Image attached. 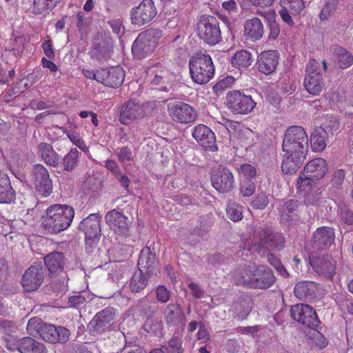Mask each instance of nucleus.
Wrapping results in <instances>:
<instances>
[{
	"mask_svg": "<svg viewBox=\"0 0 353 353\" xmlns=\"http://www.w3.org/2000/svg\"><path fill=\"white\" fill-rule=\"evenodd\" d=\"M282 147L284 152L281 164L283 172H296L305 159L308 149V137L305 130L301 126L288 128Z\"/></svg>",
	"mask_w": 353,
	"mask_h": 353,
	"instance_id": "obj_1",
	"label": "nucleus"
},
{
	"mask_svg": "<svg viewBox=\"0 0 353 353\" xmlns=\"http://www.w3.org/2000/svg\"><path fill=\"white\" fill-rule=\"evenodd\" d=\"M234 280L239 285L255 289H268L274 283L275 277L269 268L259 265L236 271Z\"/></svg>",
	"mask_w": 353,
	"mask_h": 353,
	"instance_id": "obj_2",
	"label": "nucleus"
},
{
	"mask_svg": "<svg viewBox=\"0 0 353 353\" xmlns=\"http://www.w3.org/2000/svg\"><path fill=\"white\" fill-rule=\"evenodd\" d=\"M74 211L70 206L54 204L46 210L43 225L50 234H57L66 230L71 224Z\"/></svg>",
	"mask_w": 353,
	"mask_h": 353,
	"instance_id": "obj_3",
	"label": "nucleus"
},
{
	"mask_svg": "<svg viewBox=\"0 0 353 353\" xmlns=\"http://www.w3.org/2000/svg\"><path fill=\"white\" fill-rule=\"evenodd\" d=\"M189 69L191 79L199 85L207 83L214 77L215 68L212 59L209 54L197 53L189 61Z\"/></svg>",
	"mask_w": 353,
	"mask_h": 353,
	"instance_id": "obj_4",
	"label": "nucleus"
},
{
	"mask_svg": "<svg viewBox=\"0 0 353 353\" xmlns=\"http://www.w3.org/2000/svg\"><path fill=\"white\" fill-rule=\"evenodd\" d=\"M197 34L200 39L209 45H216L221 39L218 20L213 16H201L197 23Z\"/></svg>",
	"mask_w": 353,
	"mask_h": 353,
	"instance_id": "obj_5",
	"label": "nucleus"
},
{
	"mask_svg": "<svg viewBox=\"0 0 353 353\" xmlns=\"http://www.w3.org/2000/svg\"><path fill=\"white\" fill-rule=\"evenodd\" d=\"M161 32L157 30H149L139 34L132 46V52L139 59L148 56L155 48Z\"/></svg>",
	"mask_w": 353,
	"mask_h": 353,
	"instance_id": "obj_6",
	"label": "nucleus"
},
{
	"mask_svg": "<svg viewBox=\"0 0 353 353\" xmlns=\"http://www.w3.org/2000/svg\"><path fill=\"white\" fill-rule=\"evenodd\" d=\"M319 63L311 60L307 63L303 85L308 93L313 96L319 95L324 88L323 75L319 72Z\"/></svg>",
	"mask_w": 353,
	"mask_h": 353,
	"instance_id": "obj_7",
	"label": "nucleus"
},
{
	"mask_svg": "<svg viewBox=\"0 0 353 353\" xmlns=\"http://www.w3.org/2000/svg\"><path fill=\"white\" fill-rule=\"evenodd\" d=\"M226 101L228 108L234 114H247L256 106L251 96L245 95L238 90L229 92Z\"/></svg>",
	"mask_w": 353,
	"mask_h": 353,
	"instance_id": "obj_8",
	"label": "nucleus"
},
{
	"mask_svg": "<svg viewBox=\"0 0 353 353\" xmlns=\"http://www.w3.org/2000/svg\"><path fill=\"white\" fill-rule=\"evenodd\" d=\"M157 14V10L154 1L143 0L130 10V20L132 24L141 26L152 21Z\"/></svg>",
	"mask_w": 353,
	"mask_h": 353,
	"instance_id": "obj_9",
	"label": "nucleus"
},
{
	"mask_svg": "<svg viewBox=\"0 0 353 353\" xmlns=\"http://www.w3.org/2000/svg\"><path fill=\"white\" fill-rule=\"evenodd\" d=\"M168 111L170 117L180 123H188L195 121L196 113L189 104L182 101H170L168 104Z\"/></svg>",
	"mask_w": 353,
	"mask_h": 353,
	"instance_id": "obj_10",
	"label": "nucleus"
},
{
	"mask_svg": "<svg viewBox=\"0 0 353 353\" xmlns=\"http://www.w3.org/2000/svg\"><path fill=\"white\" fill-rule=\"evenodd\" d=\"M101 217L97 214H91L83 219L79 228L85 233V245H96L101 236Z\"/></svg>",
	"mask_w": 353,
	"mask_h": 353,
	"instance_id": "obj_11",
	"label": "nucleus"
},
{
	"mask_svg": "<svg viewBox=\"0 0 353 353\" xmlns=\"http://www.w3.org/2000/svg\"><path fill=\"white\" fill-rule=\"evenodd\" d=\"M316 181L317 180L312 179L303 172L301 173L297 179L298 191L305 194V202L307 205H315L321 198Z\"/></svg>",
	"mask_w": 353,
	"mask_h": 353,
	"instance_id": "obj_12",
	"label": "nucleus"
},
{
	"mask_svg": "<svg viewBox=\"0 0 353 353\" xmlns=\"http://www.w3.org/2000/svg\"><path fill=\"white\" fill-rule=\"evenodd\" d=\"M310 263L314 270L325 278L332 279L335 274V261L328 254L313 252L310 256Z\"/></svg>",
	"mask_w": 353,
	"mask_h": 353,
	"instance_id": "obj_13",
	"label": "nucleus"
},
{
	"mask_svg": "<svg viewBox=\"0 0 353 353\" xmlns=\"http://www.w3.org/2000/svg\"><path fill=\"white\" fill-rule=\"evenodd\" d=\"M290 312L295 321L307 327L315 328L320 323L316 312L307 304L294 305L292 307Z\"/></svg>",
	"mask_w": 353,
	"mask_h": 353,
	"instance_id": "obj_14",
	"label": "nucleus"
},
{
	"mask_svg": "<svg viewBox=\"0 0 353 353\" xmlns=\"http://www.w3.org/2000/svg\"><path fill=\"white\" fill-rule=\"evenodd\" d=\"M32 183L42 196H48L52 192V183L47 169L41 164L35 165L32 170Z\"/></svg>",
	"mask_w": 353,
	"mask_h": 353,
	"instance_id": "obj_15",
	"label": "nucleus"
},
{
	"mask_svg": "<svg viewBox=\"0 0 353 353\" xmlns=\"http://www.w3.org/2000/svg\"><path fill=\"white\" fill-rule=\"evenodd\" d=\"M45 278V271L40 265L30 266L23 274L21 285L26 292H33L39 288Z\"/></svg>",
	"mask_w": 353,
	"mask_h": 353,
	"instance_id": "obj_16",
	"label": "nucleus"
},
{
	"mask_svg": "<svg viewBox=\"0 0 353 353\" xmlns=\"http://www.w3.org/2000/svg\"><path fill=\"white\" fill-rule=\"evenodd\" d=\"M147 76L152 85H161V90L168 91L171 87L172 75L159 63L148 69Z\"/></svg>",
	"mask_w": 353,
	"mask_h": 353,
	"instance_id": "obj_17",
	"label": "nucleus"
},
{
	"mask_svg": "<svg viewBox=\"0 0 353 353\" xmlns=\"http://www.w3.org/2000/svg\"><path fill=\"white\" fill-rule=\"evenodd\" d=\"M279 15L289 26L294 24L293 18L296 17L305 8L303 0H280Z\"/></svg>",
	"mask_w": 353,
	"mask_h": 353,
	"instance_id": "obj_18",
	"label": "nucleus"
},
{
	"mask_svg": "<svg viewBox=\"0 0 353 353\" xmlns=\"http://www.w3.org/2000/svg\"><path fill=\"white\" fill-rule=\"evenodd\" d=\"M211 181L213 187L219 192H228L234 187V176L230 170L225 167L220 166L212 174Z\"/></svg>",
	"mask_w": 353,
	"mask_h": 353,
	"instance_id": "obj_19",
	"label": "nucleus"
},
{
	"mask_svg": "<svg viewBox=\"0 0 353 353\" xmlns=\"http://www.w3.org/2000/svg\"><path fill=\"white\" fill-rule=\"evenodd\" d=\"M143 116L142 105L136 100H130L121 107L119 121L122 124L129 125Z\"/></svg>",
	"mask_w": 353,
	"mask_h": 353,
	"instance_id": "obj_20",
	"label": "nucleus"
},
{
	"mask_svg": "<svg viewBox=\"0 0 353 353\" xmlns=\"http://www.w3.org/2000/svg\"><path fill=\"white\" fill-rule=\"evenodd\" d=\"M43 340L49 343H65L69 339L70 331L63 327H55L45 323L39 335Z\"/></svg>",
	"mask_w": 353,
	"mask_h": 353,
	"instance_id": "obj_21",
	"label": "nucleus"
},
{
	"mask_svg": "<svg viewBox=\"0 0 353 353\" xmlns=\"http://www.w3.org/2000/svg\"><path fill=\"white\" fill-rule=\"evenodd\" d=\"M192 137L202 147L214 152L218 150L214 133L206 125H198L192 132Z\"/></svg>",
	"mask_w": 353,
	"mask_h": 353,
	"instance_id": "obj_22",
	"label": "nucleus"
},
{
	"mask_svg": "<svg viewBox=\"0 0 353 353\" xmlns=\"http://www.w3.org/2000/svg\"><path fill=\"white\" fill-rule=\"evenodd\" d=\"M105 219L107 224L116 233L125 236L128 234L130 223L128 221V218L117 210L108 212Z\"/></svg>",
	"mask_w": 353,
	"mask_h": 353,
	"instance_id": "obj_23",
	"label": "nucleus"
},
{
	"mask_svg": "<svg viewBox=\"0 0 353 353\" xmlns=\"http://www.w3.org/2000/svg\"><path fill=\"white\" fill-rule=\"evenodd\" d=\"M124 78L125 71L119 66L99 71V82L108 87H119L123 83Z\"/></svg>",
	"mask_w": 353,
	"mask_h": 353,
	"instance_id": "obj_24",
	"label": "nucleus"
},
{
	"mask_svg": "<svg viewBox=\"0 0 353 353\" xmlns=\"http://www.w3.org/2000/svg\"><path fill=\"white\" fill-rule=\"evenodd\" d=\"M278 51H263L258 57V69L265 74H270L275 70L278 64Z\"/></svg>",
	"mask_w": 353,
	"mask_h": 353,
	"instance_id": "obj_25",
	"label": "nucleus"
},
{
	"mask_svg": "<svg viewBox=\"0 0 353 353\" xmlns=\"http://www.w3.org/2000/svg\"><path fill=\"white\" fill-rule=\"evenodd\" d=\"M260 244L268 248H275L278 250L281 249L284 245V239L279 233H274L270 228H261L257 234Z\"/></svg>",
	"mask_w": 353,
	"mask_h": 353,
	"instance_id": "obj_26",
	"label": "nucleus"
},
{
	"mask_svg": "<svg viewBox=\"0 0 353 353\" xmlns=\"http://www.w3.org/2000/svg\"><path fill=\"white\" fill-rule=\"evenodd\" d=\"M164 319L168 326H183L185 325V314L179 304H168L163 312Z\"/></svg>",
	"mask_w": 353,
	"mask_h": 353,
	"instance_id": "obj_27",
	"label": "nucleus"
},
{
	"mask_svg": "<svg viewBox=\"0 0 353 353\" xmlns=\"http://www.w3.org/2000/svg\"><path fill=\"white\" fill-rule=\"evenodd\" d=\"M334 239L335 235L332 229L327 227H320L314 232L312 241L315 248H324L330 246Z\"/></svg>",
	"mask_w": 353,
	"mask_h": 353,
	"instance_id": "obj_28",
	"label": "nucleus"
},
{
	"mask_svg": "<svg viewBox=\"0 0 353 353\" xmlns=\"http://www.w3.org/2000/svg\"><path fill=\"white\" fill-rule=\"evenodd\" d=\"M327 171L326 161L322 158H316L305 165L303 172L312 179L319 181L325 176Z\"/></svg>",
	"mask_w": 353,
	"mask_h": 353,
	"instance_id": "obj_29",
	"label": "nucleus"
},
{
	"mask_svg": "<svg viewBox=\"0 0 353 353\" xmlns=\"http://www.w3.org/2000/svg\"><path fill=\"white\" fill-rule=\"evenodd\" d=\"M244 34L247 39L256 41L261 39L263 34V25L258 18H252L245 21L244 24Z\"/></svg>",
	"mask_w": 353,
	"mask_h": 353,
	"instance_id": "obj_30",
	"label": "nucleus"
},
{
	"mask_svg": "<svg viewBox=\"0 0 353 353\" xmlns=\"http://www.w3.org/2000/svg\"><path fill=\"white\" fill-rule=\"evenodd\" d=\"M44 262L51 276L61 272L65 265L63 254L59 252H52L46 256Z\"/></svg>",
	"mask_w": 353,
	"mask_h": 353,
	"instance_id": "obj_31",
	"label": "nucleus"
},
{
	"mask_svg": "<svg viewBox=\"0 0 353 353\" xmlns=\"http://www.w3.org/2000/svg\"><path fill=\"white\" fill-rule=\"evenodd\" d=\"M15 199V192L7 174L0 171V203H10Z\"/></svg>",
	"mask_w": 353,
	"mask_h": 353,
	"instance_id": "obj_32",
	"label": "nucleus"
},
{
	"mask_svg": "<svg viewBox=\"0 0 353 353\" xmlns=\"http://www.w3.org/2000/svg\"><path fill=\"white\" fill-rule=\"evenodd\" d=\"M38 151L46 164L52 167L58 166L60 160L59 155L50 144L41 142L38 145Z\"/></svg>",
	"mask_w": 353,
	"mask_h": 353,
	"instance_id": "obj_33",
	"label": "nucleus"
},
{
	"mask_svg": "<svg viewBox=\"0 0 353 353\" xmlns=\"http://www.w3.org/2000/svg\"><path fill=\"white\" fill-rule=\"evenodd\" d=\"M21 353H46L47 350L43 344L30 337H24L19 340V350Z\"/></svg>",
	"mask_w": 353,
	"mask_h": 353,
	"instance_id": "obj_34",
	"label": "nucleus"
},
{
	"mask_svg": "<svg viewBox=\"0 0 353 353\" xmlns=\"http://www.w3.org/2000/svg\"><path fill=\"white\" fill-rule=\"evenodd\" d=\"M317 290V285L312 281H301L294 287V294L299 299L313 297Z\"/></svg>",
	"mask_w": 353,
	"mask_h": 353,
	"instance_id": "obj_35",
	"label": "nucleus"
},
{
	"mask_svg": "<svg viewBox=\"0 0 353 353\" xmlns=\"http://www.w3.org/2000/svg\"><path fill=\"white\" fill-rule=\"evenodd\" d=\"M252 62L253 57L252 54L243 50L237 51L231 60L232 65L239 70L248 68L252 65Z\"/></svg>",
	"mask_w": 353,
	"mask_h": 353,
	"instance_id": "obj_36",
	"label": "nucleus"
},
{
	"mask_svg": "<svg viewBox=\"0 0 353 353\" xmlns=\"http://www.w3.org/2000/svg\"><path fill=\"white\" fill-rule=\"evenodd\" d=\"M327 132L322 128L315 129L310 137L311 146L314 151H323L327 145Z\"/></svg>",
	"mask_w": 353,
	"mask_h": 353,
	"instance_id": "obj_37",
	"label": "nucleus"
},
{
	"mask_svg": "<svg viewBox=\"0 0 353 353\" xmlns=\"http://www.w3.org/2000/svg\"><path fill=\"white\" fill-rule=\"evenodd\" d=\"M148 272H143V270L139 268L133 274L130 283V288L133 292H139L143 290L148 284Z\"/></svg>",
	"mask_w": 353,
	"mask_h": 353,
	"instance_id": "obj_38",
	"label": "nucleus"
},
{
	"mask_svg": "<svg viewBox=\"0 0 353 353\" xmlns=\"http://www.w3.org/2000/svg\"><path fill=\"white\" fill-rule=\"evenodd\" d=\"M335 61L339 67L343 69L350 67L353 64V55L346 49L341 47L334 48Z\"/></svg>",
	"mask_w": 353,
	"mask_h": 353,
	"instance_id": "obj_39",
	"label": "nucleus"
},
{
	"mask_svg": "<svg viewBox=\"0 0 353 353\" xmlns=\"http://www.w3.org/2000/svg\"><path fill=\"white\" fill-rule=\"evenodd\" d=\"M299 203L297 201L290 200L285 202L280 210L281 218L283 221L290 222L296 219V211Z\"/></svg>",
	"mask_w": 353,
	"mask_h": 353,
	"instance_id": "obj_40",
	"label": "nucleus"
},
{
	"mask_svg": "<svg viewBox=\"0 0 353 353\" xmlns=\"http://www.w3.org/2000/svg\"><path fill=\"white\" fill-rule=\"evenodd\" d=\"M155 263V256L152 254L150 248H143L140 253L138 265L139 268L144 269L146 272L153 267Z\"/></svg>",
	"mask_w": 353,
	"mask_h": 353,
	"instance_id": "obj_41",
	"label": "nucleus"
},
{
	"mask_svg": "<svg viewBox=\"0 0 353 353\" xmlns=\"http://www.w3.org/2000/svg\"><path fill=\"white\" fill-rule=\"evenodd\" d=\"M239 143L246 149L254 145L257 137L255 133L249 128H243L239 130Z\"/></svg>",
	"mask_w": 353,
	"mask_h": 353,
	"instance_id": "obj_42",
	"label": "nucleus"
},
{
	"mask_svg": "<svg viewBox=\"0 0 353 353\" xmlns=\"http://www.w3.org/2000/svg\"><path fill=\"white\" fill-rule=\"evenodd\" d=\"M79 156V152L76 148L71 149L63 159V170L68 172L73 170L77 165Z\"/></svg>",
	"mask_w": 353,
	"mask_h": 353,
	"instance_id": "obj_43",
	"label": "nucleus"
},
{
	"mask_svg": "<svg viewBox=\"0 0 353 353\" xmlns=\"http://www.w3.org/2000/svg\"><path fill=\"white\" fill-rule=\"evenodd\" d=\"M226 213L228 216L233 221H239L243 219L242 206L234 201H229Z\"/></svg>",
	"mask_w": 353,
	"mask_h": 353,
	"instance_id": "obj_44",
	"label": "nucleus"
},
{
	"mask_svg": "<svg viewBox=\"0 0 353 353\" xmlns=\"http://www.w3.org/2000/svg\"><path fill=\"white\" fill-rule=\"evenodd\" d=\"M241 126L238 122L232 121L225 118H221V121L217 122V128L223 133L232 134Z\"/></svg>",
	"mask_w": 353,
	"mask_h": 353,
	"instance_id": "obj_45",
	"label": "nucleus"
},
{
	"mask_svg": "<svg viewBox=\"0 0 353 353\" xmlns=\"http://www.w3.org/2000/svg\"><path fill=\"white\" fill-rule=\"evenodd\" d=\"M339 0H325L320 13L321 20H327L336 11Z\"/></svg>",
	"mask_w": 353,
	"mask_h": 353,
	"instance_id": "obj_46",
	"label": "nucleus"
},
{
	"mask_svg": "<svg viewBox=\"0 0 353 353\" xmlns=\"http://www.w3.org/2000/svg\"><path fill=\"white\" fill-rule=\"evenodd\" d=\"M61 0H34V10L37 14L54 8Z\"/></svg>",
	"mask_w": 353,
	"mask_h": 353,
	"instance_id": "obj_47",
	"label": "nucleus"
},
{
	"mask_svg": "<svg viewBox=\"0 0 353 353\" xmlns=\"http://www.w3.org/2000/svg\"><path fill=\"white\" fill-rule=\"evenodd\" d=\"M44 324L45 323L39 317L31 318L27 325V332L29 334L34 336L39 335L40 330Z\"/></svg>",
	"mask_w": 353,
	"mask_h": 353,
	"instance_id": "obj_48",
	"label": "nucleus"
},
{
	"mask_svg": "<svg viewBox=\"0 0 353 353\" xmlns=\"http://www.w3.org/2000/svg\"><path fill=\"white\" fill-rule=\"evenodd\" d=\"M256 190L255 183L250 180H245L240 185V194L243 197L252 196Z\"/></svg>",
	"mask_w": 353,
	"mask_h": 353,
	"instance_id": "obj_49",
	"label": "nucleus"
},
{
	"mask_svg": "<svg viewBox=\"0 0 353 353\" xmlns=\"http://www.w3.org/2000/svg\"><path fill=\"white\" fill-rule=\"evenodd\" d=\"M63 132L67 135L68 138L74 145L82 150L85 148V144L78 132L68 130H64Z\"/></svg>",
	"mask_w": 353,
	"mask_h": 353,
	"instance_id": "obj_50",
	"label": "nucleus"
},
{
	"mask_svg": "<svg viewBox=\"0 0 353 353\" xmlns=\"http://www.w3.org/2000/svg\"><path fill=\"white\" fill-rule=\"evenodd\" d=\"M4 345L7 349L10 351L19 350V341L17 339L12 335L8 334L6 335L3 339Z\"/></svg>",
	"mask_w": 353,
	"mask_h": 353,
	"instance_id": "obj_51",
	"label": "nucleus"
},
{
	"mask_svg": "<svg viewBox=\"0 0 353 353\" xmlns=\"http://www.w3.org/2000/svg\"><path fill=\"white\" fill-rule=\"evenodd\" d=\"M268 196L264 193L257 194L252 201V206L256 209H264L268 204Z\"/></svg>",
	"mask_w": 353,
	"mask_h": 353,
	"instance_id": "obj_52",
	"label": "nucleus"
},
{
	"mask_svg": "<svg viewBox=\"0 0 353 353\" xmlns=\"http://www.w3.org/2000/svg\"><path fill=\"white\" fill-rule=\"evenodd\" d=\"M118 159L121 163H125L133 160L132 153L130 149L127 147L121 148L118 152Z\"/></svg>",
	"mask_w": 353,
	"mask_h": 353,
	"instance_id": "obj_53",
	"label": "nucleus"
},
{
	"mask_svg": "<svg viewBox=\"0 0 353 353\" xmlns=\"http://www.w3.org/2000/svg\"><path fill=\"white\" fill-rule=\"evenodd\" d=\"M234 82V79L232 77H227L226 78L219 81L215 84L213 89L217 92L219 90H223L230 87Z\"/></svg>",
	"mask_w": 353,
	"mask_h": 353,
	"instance_id": "obj_54",
	"label": "nucleus"
},
{
	"mask_svg": "<svg viewBox=\"0 0 353 353\" xmlns=\"http://www.w3.org/2000/svg\"><path fill=\"white\" fill-rule=\"evenodd\" d=\"M239 172L246 178H254L256 175L255 168L250 164H243L239 168Z\"/></svg>",
	"mask_w": 353,
	"mask_h": 353,
	"instance_id": "obj_55",
	"label": "nucleus"
},
{
	"mask_svg": "<svg viewBox=\"0 0 353 353\" xmlns=\"http://www.w3.org/2000/svg\"><path fill=\"white\" fill-rule=\"evenodd\" d=\"M269 262L275 267L278 272L283 276H288V273L285 268L281 264L279 260L275 257L273 254H269L268 256Z\"/></svg>",
	"mask_w": 353,
	"mask_h": 353,
	"instance_id": "obj_56",
	"label": "nucleus"
},
{
	"mask_svg": "<svg viewBox=\"0 0 353 353\" xmlns=\"http://www.w3.org/2000/svg\"><path fill=\"white\" fill-rule=\"evenodd\" d=\"M157 299L161 303H166L169 301L170 294L165 287L163 285L158 286L157 288Z\"/></svg>",
	"mask_w": 353,
	"mask_h": 353,
	"instance_id": "obj_57",
	"label": "nucleus"
},
{
	"mask_svg": "<svg viewBox=\"0 0 353 353\" xmlns=\"http://www.w3.org/2000/svg\"><path fill=\"white\" fill-rule=\"evenodd\" d=\"M181 340L178 337H174L169 341V347L172 353H182Z\"/></svg>",
	"mask_w": 353,
	"mask_h": 353,
	"instance_id": "obj_58",
	"label": "nucleus"
},
{
	"mask_svg": "<svg viewBox=\"0 0 353 353\" xmlns=\"http://www.w3.org/2000/svg\"><path fill=\"white\" fill-rule=\"evenodd\" d=\"M16 327L14 324L8 321H0V332H3L6 335L11 334L15 331Z\"/></svg>",
	"mask_w": 353,
	"mask_h": 353,
	"instance_id": "obj_59",
	"label": "nucleus"
},
{
	"mask_svg": "<svg viewBox=\"0 0 353 353\" xmlns=\"http://www.w3.org/2000/svg\"><path fill=\"white\" fill-rule=\"evenodd\" d=\"M340 217L347 224L351 225L353 223V212L345 208L341 209Z\"/></svg>",
	"mask_w": 353,
	"mask_h": 353,
	"instance_id": "obj_60",
	"label": "nucleus"
},
{
	"mask_svg": "<svg viewBox=\"0 0 353 353\" xmlns=\"http://www.w3.org/2000/svg\"><path fill=\"white\" fill-rule=\"evenodd\" d=\"M42 48L43 52L48 59H52L54 58V52L53 50L52 43L51 40L45 41L42 43Z\"/></svg>",
	"mask_w": 353,
	"mask_h": 353,
	"instance_id": "obj_61",
	"label": "nucleus"
},
{
	"mask_svg": "<svg viewBox=\"0 0 353 353\" xmlns=\"http://www.w3.org/2000/svg\"><path fill=\"white\" fill-rule=\"evenodd\" d=\"M345 173L342 169L337 170L334 172L332 177L333 183L335 185H340L345 179Z\"/></svg>",
	"mask_w": 353,
	"mask_h": 353,
	"instance_id": "obj_62",
	"label": "nucleus"
},
{
	"mask_svg": "<svg viewBox=\"0 0 353 353\" xmlns=\"http://www.w3.org/2000/svg\"><path fill=\"white\" fill-rule=\"evenodd\" d=\"M222 7L228 12L234 13L238 11V6L234 0H228L222 3Z\"/></svg>",
	"mask_w": 353,
	"mask_h": 353,
	"instance_id": "obj_63",
	"label": "nucleus"
},
{
	"mask_svg": "<svg viewBox=\"0 0 353 353\" xmlns=\"http://www.w3.org/2000/svg\"><path fill=\"white\" fill-rule=\"evenodd\" d=\"M199 340H209L210 333L203 323H199V328L197 333Z\"/></svg>",
	"mask_w": 353,
	"mask_h": 353,
	"instance_id": "obj_64",
	"label": "nucleus"
}]
</instances>
